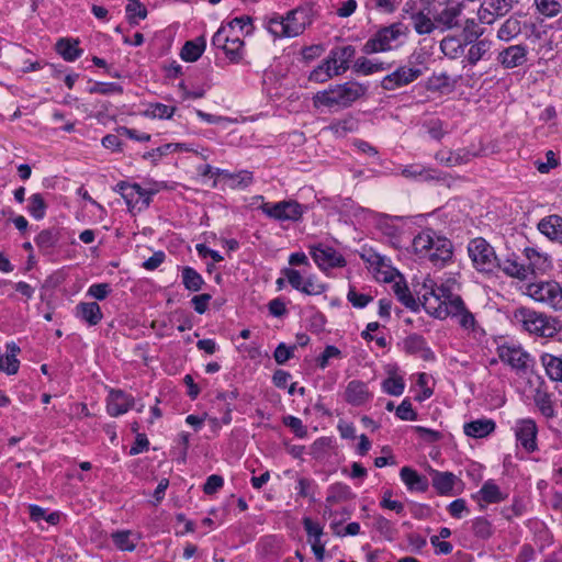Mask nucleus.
I'll list each match as a JSON object with an SVG mask.
<instances>
[{
    "mask_svg": "<svg viewBox=\"0 0 562 562\" xmlns=\"http://www.w3.org/2000/svg\"><path fill=\"white\" fill-rule=\"evenodd\" d=\"M261 210L267 216L280 222H296L303 215L302 205L293 200L263 203Z\"/></svg>",
    "mask_w": 562,
    "mask_h": 562,
    "instance_id": "1a4fd4ad",
    "label": "nucleus"
},
{
    "mask_svg": "<svg viewBox=\"0 0 562 562\" xmlns=\"http://www.w3.org/2000/svg\"><path fill=\"white\" fill-rule=\"evenodd\" d=\"M225 26L229 29L231 32H235L236 30H238L240 33H244V30L246 27H249L245 32V34H249L252 30L251 18L248 15L237 16L229 21Z\"/></svg>",
    "mask_w": 562,
    "mask_h": 562,
    "instance_id": "338daca9",
    "label": "nucleus"
},
{
    "mask_svg": "<svg viewBox=\"0 0 562 562\" xmlns=\"http://www.w3.org/2000/svg\"><path fill=\"white\" fill-rule=\"evenodd\" d=\"M184 145L181 143H168L162 146H159L146 154H144L145 159H153L156 160L157 158H160L162 156L168 155L169 153H172L175 150L181 149Z\"/></svg>",
    "mask_w": 562,
    "mask_h": 562,
    "instance_id": "052dcab7",
    "label": "nucleus"
},
{
    "mask_svg": "<svg viewBox=\"0 0 562 562\" xmlns=\"http://www.w3.org/2000/svg\"><path fill=\"white\" fill-rule=\"evenodd\" d=\"M401 2L402 0H369L367 7L384 13H393Z\"/></svg>",
    "mask_w": 562,
    "mask_h": 562,
    "instance_id": "e2e57ef3",
    "label": "nucleus"
},
{
    "mask_svg": "<svg viewBox=\"0 0 562 562\" xmlns=\"http://www.w3.org/2000/svg\"><path fill=\"white\" fill-rule=\"evenodd\" d=\"M394 294L398 299V301L407 308H409L413 312L418 311L419 304L415 300V297L412 295L408 286L405 282L397 281L392 286Z\"/></svg>",
    "mask_w": 562,
    "mask_h": 562,
    "instance_id": "e433bc0d",
    "label": "nucleus"
},
{
    "mask_svg": "<svg viewBox=\"0 0 562 562\" xmlns=\"http://www.w3.org/2000/svg\"><path fill=\"white\" fill-rule=\"evenodd\" d=\"M425 292L423 293L422 304L425 311L439 319H445L449 316L450 305H446L441 299L428 288V283H424Z\"/></svg>",
    "mask_w": 562,
    "mask_h": 562,
    "instance_id": "2eb2a0df",
    "label": "nucleus"
},
{
    "mask_svg": "<svg viewBox=\"0 0 562 562\" xmlns=\"http://www.w3.org/2000/svg\"><path fill=\"white\" fill-rule=\"evenodd\" d=\"M401 480L409 491L426 492L428 490V480L426 476L409 467H403L400 472Z\"/></svg>",
    "mask_w": 562,
    "mask_h": 562,
    "instance_id": "bb28decb",
    "label": "nucleus"
},
{
    "mask_svg": "<svg viewBox=\"0 0 562 562\" xmlns=\"http://www.w3.org/2000/svg\"><path fill=\"white\" fill-rule=\"evenodd\" d=\"M347 299L356 308H363L373 300L371 295L358 293L355 288L349 289Z\"/></svg>",
    "mask_w": 562,
    "mask_h": 562,
    "instance_id": "774afa93",
    "label": "nucleus"
},
{
    "mask_svg": "<svg viewBox=\"0 0 562 562\" xmlns=\"http://www.w3.org/2000/svg\"><path fill=\"white\" fill-rule=\"evenodd\" d=\"M356 55V48L352 45L334 47L327 58L331 63L334 70L338 75L346 72L349 69V64Z\"/></svg>",
    "mask_w": 562,
    "mask_h": 562,
    "instance_id": "dca6fc26",
    "label": "nucleus"
},
{
    "mask_svg": "<svg viewBox=\"0 0 562 562\" xmlns=\"http://www.w3.org/2000/svg\"><path fill=\"white\" fill-rule=\"evenodd\" d=\"M116 191L122 195L130 209L137 207L142 210L149 205L151 195L159 191V187L156 182L142 187L138 183L121 181L116 186Z\"/></svg>",
    "mask_w": 562,
    "mask_h": 562,
    "instance_id": "39448f33",
    "label": "nucleus"
},
{
    "mask_svg": "<svg viewBox=\"0 0 562 562\" xmlns=\"http://www.w3.org/2000/svg\"><path fill=\"white\" fill-rule=\"evenodd\" d=\"M353 497V493L351 488L344 483H335L329 486L328 494L326 497V503L329 506H333L337 503L345 502L351 499Z\"/></svg>",
    "mask_w": 562,
    "mask_h": 562,
    "instance_id": "c9c22d12",
    "label": "nucleus"
},
{
    "mask_svg": "<svg viewBox=\"0 0 562 562\" xmlns=\"http://www.w3.org/2000/svg\"><path fill=\"white\" fill-rule=\"evenodd\" d=\"M312 23L311 10L299 7L284 16L273 15L267 21V30L274 37H295L302 34Z\"/></svg>",
    "mask_w": 562,
    "mask_h": 562,
    "instance_id": "7ed1b4c3",
    "label": "nucleus"
},
{
    "mask_svg": "<svg viewBox=\"0 0 562 562\" xmlns=\"http://www.w3.org/2000/svg\"><path fill=\"white\" fill-rule=\"evenodd\" d=\"M29 212L36 218L42 220L45 216L46 204L41 194H33L29 200Z\"/></svg>",
    "mask_w": 562,
    "mask_h": 562,
    "instance_id": "6e6d98bb",
    "label": "nucleus"
},
{
    "mask_svg": "<svg viewBox=\"0 0 562 562\" xmlns=\"http://www.w3.org/2000/svg\"><path fill=\"white\" fill-rule=\"evenodd\" d=\"M296 349V345L286 346L284 342H280L274 352L273 358L278 364H284L288 360L293 357L294 350Z\"/></svg>",
    "mask_w": 562,
    "mask_h": 562,
    "instance_id": "0e129e2a",
    "label": "nucleus"
},
{
    "mask_svg": "<svg viewBox=\"0 0 562 562\" xmlns=\"http://www.w3.org/2000/svg\"><path fill=\"white\" fill-rule=\"evenodd\" d=\"M495 422L493 419L480 418L465 423L463 431L467 436L472 438H484L491 435L495 430Z\"/></svg>",
    "mask_w": 562,
    "mask_h": 562,
    "instance_id": "b1692460",
    "label": "nucleus"
},
{
    "mask_svg": "<svg viewBox=\"0 0 562 562\" xmlns=\"http://www.w3.org/2000/svg\"><path fill=\"white\" fill-rule=\"evenodd\" d=\"M491 49V42L487 40L474 41L465 55V61L474 66L483 59Z\"/></svg>",
    "mask_w": 562,
    "mask_h": 562,
    "instance_id": "f704fd0d",
    "label": "nucleus"
},
{
    "mask_svg": "<svg viewBox=\"0 0 562 562\" xmlns=\"http://www.w3.org/2000/svg\"><path fill=\"white\" fill-rule=\"evenodd\" d=\"M461 10L462 4L460 2L448 3L441 11H436L434 19L446 29H453L458 26V18L461 14Z\"/></svg>",
    "mask_w": 562,
    "mask_h": 562,
    "instance_id": "a878e982",
    "label": "nucleus"
},
{
    "mask_svg": "<svg viewBox=\"0 0 562 562\" xmlns=\"http://www.w3.org/2000/svg\"><path fill=\"white\" fill-rule=\"evenodd\" d=\"M244 41L240 36H236L234 40H229L225 47V55L232 63H239L244 57Z\"/></svg>",
    "mask_w": 562,
    "mask_h": 562,
    "instance_id": "a18cd8bd",
    "label": "nucleus"
},
{
    "mask_svg": "<svg viewBox=\"0 0 562 562\" xmlns=\"http://www.w3.org/2000/svg\"><path fill=\"white\" fill-rule=\"evenodd\" d=\"M405 383L402 376H389L382 382V390L389 395L400 396L403 394Z\"/></svg>",
    "mask_w": 562,
    "mask_h": 562,
    "instance_id": "8fccbe9b",
    "label": "nucleus"
},
{
    "mask_svg": "<svg viewBox=\"0 0 562 562\" xmlns=\"http://www.w3.org/2000/svg\"><path fill=\"white\" fill-rule=\"evenodd\" d=\"M521 32V25L518 18H508L497 31V37L501 41H510Z\"/></svg>",
    "mask_w": 562,
    "mask_h": 562,
    "instance_id": "ea45409f",
    "label": "nucleus"
},
{
    "mask_svg": "<svg viewBox=\"0 0 562 562\" xmlns=\"http://www.w3.org/2000/svg\"><path fill=\"white\" fill-rule=\"evenodd\" d=\"M310 255L315 263L323 270L344 267L346 260L336 249L325 245H316L310 248Z\"/></svg>",
    "mask_w": 562,
    "mask_h": 562,
    "instance_id": "ddd939ff",
    "label": "nucleus"
},
{
    "mask_svg": "<svg viewBox=\"0 0 562 562\" xmlns=\"http://www.w3.org/2000/svg\"><path fill=\"white\" fill-rule=\"evenodd\" d=\"M540 362L552 381L562 382V356L544 352L540 356Z\"/></svg>",
    "mask_w": 562,
    "mask_h": 562,
    "instance_id": "c85d7f7f",
    "label": "nucleus"
},
{
    "mask_svg": "<svg viewBox=\"0 0 562 562\" xmlns=\"http://www.w3.org/2000/svg\"><path fill=\"white\" fill-rule=\"evenodd\" d=\"M472 529L476 537L481 539H487L493 533L491 522L484 517H477L472 522Z\"/></svg>",
    "mask_w": 562,
    "mask_h": 562,
    "instance_id": "13d9d810",
    "label": "nucleus"
},
{
    "mask_svg": "<svg viewBox=\"0 0 562 562\" xmlns=\"http://www.w3.org/2000/svg\"><path fill=\"white\" fill-rule=\"evenodd\" d=\"M457 476L452 472L431 471V483L440 495H450L454 487Z\"/></svg>",
    "mask_w": 562,
    "mask_h": 562,
    "instance_id": "cd10ccee",
    "label": "nucleus"
},
{
    "mask_svg": "<svg viewBox=\"0 0 562 562\" xmlns=\"http://www.w3.org/2000/svg\"><path fill=\"white\" fill-rule=\"evenodd\" d=\"M482 34H483V31L479 29V26L474 20H471V19L467 20L465 25L463 27V33H462L465 44L473 43Z\"/></svg>",
    "mask_w": 562,
    "mask_h": 562,
    "instance_id": "69168bd1",
    "label": "nucleus"
},
{
    "mask_svg": "<svg viewBox=\"0 0 562 562\" xmlns=\"http://www.w3.org/2000/svg\"><path fill=\"white\" fill-rule=\"evenodd\" d=\"M206 43L204 37H199L196 41H188L180 52V57L184 61H196L205 49Z\"/></svg>",
    "mask_w": 562,
    "mask_h": 562,
    "instance_id": "473e14b6",
    "label": "nucleus"
},
{
    "mask_svg": "<svg viewBox=\"0 0 562 562\" xmlns=\"http://www.w3.org/2000/svg\"><path fill=\"white\" fill-rule=\"evenodd\" d=\"M88 91L91 94H121L123 93V88L116 82H95L89 87Z\"/></svg>",
    "mask_w": 562,
    "mask_h": 562,
    "instance_id": "603ef678",
    "label": "nucleus"
},
{
    "mask_svg": "<svg viewBox=\"0 0 562 562\" xmlns=\"http://www.w3.org/2000/svg\"><path fill=\"white\" fill-rule=\"evenodd\" d=\"M126 15L131 24H137L147 16V9L139 0H127Z\"/></svg>",
    "mask_w": 562,
    "mask_h": 562,
    "instance_id": "c03bdc74",
    "label": "nucleus"
},
{
    "mask_svg": "<svg viewBox=\"0 0 562 562\" xmlns=\"http://www.w3.org/2000/svg\"><path fill=\"white\" fill-rule=\"evenodd\" d=\"M538 229L549 239L562 243V217L559 215H549L542 218L538 224Z\"/></svg>",
    "mask_w": 562,
    "mask_h": 562,
    "instance_id": "5701e85b",
    "label": "nucleus"
},
{
    "mask_svg": "<svg viewBox=\"0 0 562 562\" xmlns=\"http://www.w3.org/2000/svg\"><path fill=\"white\" fill-rule=\"evenodd\" d=\"M422 74L420 68L401 66L382 79L381 87L389 91L396 90L415 81Z\"/></svg>",
    "mask_w": 562,
    "mask_h": 562,
    "instance_id": "9b49d317",
    "label": "nucleus"
},
{
    "mask_svg": "<svg viewBox=\"0 0 562 562\" xmlns=\"http://www.w3.org/2000/svg\"><path fill=\"white\" fill-rule=\"evenodd\" d=\"M441 52L449 58H458L464 50V44L454 36H447L440 42Z\"/></svg>",
    "mask_w": 562,
    "mask_h": 562,
    "instance_id": "a19ab883",
    "label": "nucleus"
},
{
    "mask_svg": "<svg viewBox=\"0 0 562 562\" xmlns=\"http://www.w3.org/2000/svg\"><path fill=\"white\" fill-rule=\"evenodd\" d=\"M371 396L367 383L359 380L350 381L345 391V400L353 406L363 405Z\"/></svg>",
    "mask_w": 562,
    "mask_h": 562,
    "instance_id": "aec40b11",
    "label": "nucleus"
},
{
    "mask_svg": "<svg viewBox=\"0 0 562 562\" xmlns=\"http://www.w3.org/2000/svg\"><path fill=\"white\" fill-rule=\"evenodd\" d=\"M326 290V285L323 283H318L314 276H308L304 279L303 285L300 292L307 295H319L324 293Z\"/></svg>",
    "mask_w": 562,
    "mask_h": 562,
    "instance_id": "680f3d73",
    "label": "nucleus"
},
{
    "mask_svg": "<svg viewBox=\"0 0 562 562\" xmlns=\"http://www.w3.org/2000/svg\"><path fill=\"white\" fill-rule=\"evenodd\" d=\"M535 403L544 417H554L555 412L553 408V403L548 393L538 391L535 395Z\"/></svg>",
    "mask_w": 562,
    "mask_h": 562,
    "instance_id": "de8ad7c7",
    "label": "nucleus"
},
{
    "mask_svg": "<svg viewBox=\"0 0 562 562\" xmlns=\"http://www.w3.org/2000/svg\"><path fill=\"white\" fill-rule=\"evenodd\" d=\"M358 123L353 117H347L333 122L327 128L338 137H344L348 133L356 131Z\"/></svg>",
    "mask_w": 562,
    "mask_h": 562,
    "instance_id": "37998d69",
    "label": "nucleus"
},
{
    "mask_svg": "<svg viewBox=\"0 0 562 562\" xmlns=\"http://www.w3.org/2000/svg\"><path fill=\"white\" fill-rule=\"evenodd\" d=\"M58 241V233L56 229H44L35 237V244L40 249L49 250Z\"/></svg>",
    "mask_w": 562,
    "mask_h": 562,
    "instance_id": "49530a36",
    "label": "nucleus"
},
{
    "mask_svg": "<svg viewBox=\"0 0 562 562\" xmlns=\"http://www.w3.org/2000/svg\"><path fill=\"white\" fill-rule=\"evenodd\" d=\"M527 294L533 301L546 304L555 312H562V286L557 281L530 283Z\"/></svg>",
    "mask_w": 562,
    "mask_h": 562,
    "instance_id": "423d86ee",
    "label": "nucleus"
},
{
    "mask_svg": "<svg viewBox=\"0 0 562 562\" xmlns=\"http://www.w3.org/2000/svg\"><path fill=\"white\" fill-rule=\"evenodd\" d=\"M78 40L70 38H60L56 43V52L66 60V61H75L78 59L82 49L78 47Z\"/></svg>",
    "mask_w": 562,
    "mask_h": 562,
    "instance_id": "7c9ffc66",
    "label": "nucleus"
},
{
    "mask_svg": "<svg viewBox=\"0 0 562 562\" xmlns=\"http://www.w3.org/2000/svg\"><path fill=\"white\" fill-rule=\"evenodd\" d=\"M527 53L525 45H512L502 50L497 59L504 68L512 69L527 61Z\"/></svg>",
    "mask_w": 562,
    "mask_h": 562,
    "instance_id": "a211bd4d",
    "label": "nucleus"
},
{
    "mask_svg": "<svg viewBox=\"0 0 562 562\" xmlns=\"http://www.w3.org/2000/svg\"><path fill=\"white\" fill-rule=\"evenodd\" d=\"M537 10L548 16H555L561 12V4L557 0H535Z\"/></svg>",
    "mask_w": 562,
    "mask_h": 562,
    "instance_id": "4d7b16f0",
    "label": "nucleus"
},
{
    "mask_svg": "<svg viewBox=\"0 0 562 562\" xmlns=\"http://www.w3.org/2000/svg\"><path fill=\"white\" fill-rule=\"evenodd\" d=\"M175 112V106H169L162 103H153L146 111V113L154 119H170Z\"/></svg>",
    "mask_w": 562,
    "mask_h": 562,
    "instance_id": "bf43d9fd",
    "label": "nucleus"
},
{
    "mask_svg": "<svg viewBox=\"0 0 562 562\" xmlns=\"http://www.w3.org/2000/svg\"><path fill=\"white\" fill-rule=\"evenodd\" d=\"M502 270L506 276L510 278H516L518 280H527L529 279L528 268H526V262L519 260V257L515 254L502 259L498 257L497 268Z\"/></svg>",
    "mask_w": 562,
    "mask_h": 562,
    "instance_id": "f3484780",
    "label": "nucleus"
},
{
    "mask_svg": "<svg viewBox=\"0 0 562 562\" xmlns=\"http://www.w3.org/2000/svg\"><path fill=\"white\" fill-rule=\"evenodd\" d=\"M468 252L476 270L487 273L496 270L498 257L484 238L472 239L469 243Z\"/></svg>",
    "mask_w": 562,
    "mask_h": 562,
    "instance_id": "0eeeda50",
    "label": "nucleus"
},
{
    "mask_svg": "<svg viewBox=\"0 0 562 562\" xmlns=\"http://www.w3.org/2000/svg\"><path fill=\"white\" fill-rule=\"evenodd\" d=\"M517 442L527 451L533 452L538 449L536 422L531 418L518 419L514 427Z\"/></svg>",
    "mask_w": 562,
    "mask_h": 562,
    "instance_id": "f8f14e48",
    "label": "nucleus"
},
{
    "mask_svg": "<svg viewBox=\"0 0 562 562\" xmlns=\"http://www.w3.org/2000/svg\"><path fill=\"white\" fill-rule=\"evenodd\" d=\"M367 88L356 81H347L341 85L330 86L328 89L318 91L313 95V105L318 109H346L364 95Z\"/></svg>",
    "mask_w": 562,
    "mask_h": 562,
    "instance_id": "f03ea898",
    "label": "nucleus"
},
{
    "mask_svg": "<svg viewBox=\"0 0 562 562\" xmlns=\"http://www.w3.org/2000/svg\"><path fill=\"white\" fill-rule=\"evenodd\" d=\"M449 316L457 317L459 325L469 331L475 330V318L474 315L467 310L462 299H454L450 304Z\"/></svg>",
    "mask_w": 562,
    "mask_h": 562,
    "instance_id": "412c9836",
    "label": "nucleus"
},
{
    "mask_svg": "<svg viewBox=\"0 0 562 562\" xmlns=\"http://www.w3.org/2000/svg\"><path fill=\"white\" fill-rule=\"evenodd\" d=\"M181 277L184 288L192 292L200 291L204 284L202 276L191 267H184L182 269Z\"/></svg>",
    "mask_w": 562,
    "mask_h": 562,
    "instance_id": "58836bf2",
    "label": "nucleus"
},
{
    "mask_svg": "<svg viewBox=\"0 0 562 562\" xmlns=\"http://www.w3.org/2000/svg\"><path fill=\"white\" fill-rule=\"evenodd\" d=\"M514 5V0H486L479 9L477 15L482 23L493 24L496 19L505 16Z\"/></svg>",
    "mask_w": 562,
    "mask_h": 562,
    "instance_id": "4468645a",
    "label": "nucleus"
},
{
    "mask_svg": "<svg viewBox=\"0 0 562 562\" xmlns=\"http://www.w3.org/2000/svg\"><path fill=\"white\" fill-rule=\"evenodd\" d=\"M477 494L487 504L501 503L508 497V494L502 492L493 480L485 481Z\"/></svg>",
    "mask_w": 562,
    "mask_h": 562,
    "instance_id": "c756f323",
    "label": "nucleus"
},
{
    "mask_svg": "<svg viewBox=\"0 0 562 562\" xmlns=\"http://www.w3.org/2000/svg\"><path fill=\"white\" fill-rule=\"evenodd\" d=\"M405 31L406 27L402 23L384 26L366 42L362 50L368 55L390 50L393 48V43L405 35Z\"/></svg>",
    "mask_w": 562,
    "mask_h": 562,
    "instance_id": "6e6552de",
    "label": "nucleus"
},
{
    "mask_svg": "<svg viewBox=\"0 0 562 562\" xmlns=\"http://www.w3.org/2000/svg\"><path fill=\"white\" fill-rule=\"evenodd\" d=\"M353 71L364 76L384 70L383 64H376L366 57H359L353 64Z\"/></svg>",
    "mask_w": 562,
    "mask_h": 562,
    "instance_id": "09e8293b",
    "label": "nucleus"
},
{
    "mask_svg": "<svg viewBox=\"0 0 562 562\" xmlns=\"http://www.w3.org/2000/svg\"><path fill=\"white\" fill-rule=\"evenodd\" d=\"M526 268H528L529 278L538 272H543L549 267L546 255L540 254L535 248L527 247L524 250Z\"/></svg>",
    "mask_w": 562,
    "mask_h": 562,
    "instance_id": "393cba45",
    "label": "nucleus"
},
{
    "mask_svg": "<svg viewBox=\"0 0 562 562\" xmlns=\"http://www.w3.org/2000/svg\"><path fill=\"white\" fill-rule=\"evenodd\" d=\"M430 284L428 288L438 295L442 302H446V305H450L454 299H461L460 295L453 294L451 288L448 283H442L440 285H436L431 280H428Z\"/></svg>",
    "mask_w": 562,
    "mask_h": 562,
    "instance_id": "864d4df0",
    "label": "nucleus"
},
{
    "mask_svg": "<svg viewBox=\"0 0 562 562\" xmlns=\"http://www.w3.org/2000/svg\"><path fill=\"white\" fill-rule=\"evenodd\" d=\"M497 353L504 363L519 372H526L532 361L531 356L517 345H502L497 348Z\"/></svg>",
    "mask_w": 562,
    "mask_h": 562,
    "instance_id": "9d476101",
    "label": "nucleus"
},
{
    "mask_svg": "<svg viewBox=\"0 0 562 562\" xmlns=\"http://www.w3.org/2000/svg\"><path fill=\"white\" fill-rule=\"evenodd\" d=\"M413 248L420 257L428 258L435 266H443L452 257V244L446 237L427 229L413 239Z\"/></svg>",
    "mask_w": 562,
    "mask_h": 562,
    "instance_id": "20e7f679",
    "label": "nucleus"
},
{
    "mask_svg": "<svg viewBox=\"0 0 562 562\" xmlns=\"http://www.w3.org/2000/svg\"><path fill=\"white\" fill-rule=\"evenodd\" d=\"M456 81H451L447 72L434 74L429 78V89L442 91L445 89L453 88Z\"/></svg>",
    "mask_w": 562,
    "mask_h": 562,
    "instance_id": "5fc2aeb1",
    "label": "nucleus"
},
{
    "mask_svg": "<svg viewBox=\"0 0 562 562\" xmlns=\"http://www.w3.org/2000/svg\"><path fill=\"white\" fill-rule=\"evenodd\" d=\"M134 406V398L121 390L110 392L106 411L111 416H120Z\"/></svg>",
    "mask_w": 562,
    "mask_h": 562,
    "instance_id": "6ab92c4d",
    "label": "nucleus"
},
{
    "mask_svg": "<svg viewBox=\"0 0 562 562\" xmlns=\"http://www.w3.org/2000/svg\"><path fill=\"white\" fill-rule=\"evenodd\" d=\"M336 76H339L337 74L336 70H334L333 66H331V63L328 60V58L326 57L322 64H319L317 67H315L310 76H308V80L310 81H314V82H318V83H324L326 81H328L329 79H331L333 77H336Z\"/></svg>",
    "mask_w": 562,
    "mask_h": 562,
    "instance_id": "4c0bfd02",
    "label": "nucleus"
},
{
    "mask_svg": "<svg viewBox=\"0 0 562 562\" xmlns=\"http://www.w3.org/2000/svg\"><path fill=\"white\" fill-rule=\"evenodd\" d=\"M472 156L473 155L469 150H465V149H459L456 151L440 150L437 154L436 158L441 164H443L448 167H452V166H459L462 164H467L468 161H470Z\"/></svg>",
    "mask_w": 562,
    "mask_h": 562,
    "instance_id": "2f4dec72",
    "label": "nucleus"
},
{
    "mask_svg": "<svg viewBox=\"0 0 562 562\" xmlns=\"http://www.w3.org/2000/svg\"><path fill=\"white\" fill-rule=\"evenodd\" d=\"M75 315L77 318L86 322L89 326L98 325L103 317L101 307L97 302H80L76 306Z\"/></svg>",
    "mask_w": 562,
    "mask_h": 562,
    "instance_id": "4be33fe9",
    "label": "nucleus"
},
{
    "mask_svg": "<svg viewBox=\"0 0 562 562\" xmlns=\"http://www.w3.org/2000/svg\"><path fill=\"white\" fill-rule=\"evenodd\" d=\"M115 547L123 551H133L136 548L139 536L131 530H120L111 535Z\"/></svg>",
    "mask_w": 562,
    "mask_h": 562,
    "instance_id": "72a5a7b5",
    "label": "nucleus"
},
{
    "mask_svg": "<svg viewBox=\"0 0 562 562\" xmlns=\"http://www.w3.org/2000/svg\"><path fill=\"white\" fill-rule=\"evenodd\" d=\"M513 322L531 336L554 339L562 330V322L552 315L527 306H519L513 312Z\"/></svg>",
    "mask_w": 562,
    "mask_h": 562,
    "instance_id": "f257e3e1",
    "label": "nucleus"
},
{
    "mask_svg": "<svg viewBox=\"0 0 562 562\" xmlns=\"http://www.w3.org/2000/svg\"><path fill=\"white\" fill-rule=\"evenodd\" d=\"M29 509L30 517L34 521H40L44 519L50 525H56L59 522L60 515L57 512L46 514V510L37 505H30Z\"/></svg>",
    "mask_w": 562,
    "mask_h": 562,
    "instance_id": "3c124183",
    "label": "nucleus"
},
{
    "mask_svg": "<svg viewBox=\"0 0 562 562\" xmlns=\"http://www.w3.org/2000/svg\"><path fill=\"white\" fill-rule=\"evenodd\" d=\"M411 19L413 20L414 30L419 35L430 34L435 30L434 21L422 11L413 13Z\"/></svg>",
    "mask_w": 562,
    "mask_h": 562,
    "instance_id": "79ce46f5",
    "label": "nucleus"
}]
</instances>
